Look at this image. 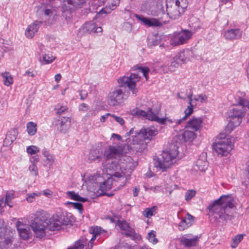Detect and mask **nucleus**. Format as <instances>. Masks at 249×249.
<instances>
[{"mask_svg":"<svg viewBox=\"0 0 249 249\" xmlns=\"http://www.w3.org/2000/svg\"><path fill=\"white\" fill-rule=\"evenodd\" d=\"M135 17L138 20L142 21L144 25L148 27H160L166 23V20H164L163 17H160L159 19L148 18L137 14H136Z\"/></svg>","mask_w":249,"mask_h":249,"instance_id":"ddd939ff","label":"nucleus"},{"mask_svg":"<svg viewBox=\"0 0 249 249\" xmlns=\"http://www.w3.org/2000/svg\"><path fill=\"white\" fill-rule=\"evenodd\" d=\"M231 195H222L211 203L207 208V215L215 222L228 221L231 219L230 210L234 207Z\"/></svg>","mask_w":249,"mask_h":249,"instance_id":"f257e3e1","label":"nucleus"},{"mask_svg":"<svg viewBox=\"0 0 249 249\" xmlns=\"http://www.w3.org/2000/svg\"><path fill=\"white\" fill-rule=\"evenodd\" d=\"M134 148L137 152L142 153L147 147L146 142L142 139H138V141L135 140V138H133Z\"/></svg>","mask_w":249,"mask_h":249,"instance_id":"bb28decb","label":"nucleus"},{"mask_svg":"<svg viewBox=\"0 0 249 249\" xmlns=\"http://www.w3.org/2000/svg\"><path fill=\"white\" fill-rule=\"evenodd\" d=\"M17 132L15 129L9 131L6 134L4 140V144L6 146L11 145L17 139Z\"/></svg>","mask_w":249,"mask_h":249,"instance_id":"a878e982","label":"nucleus"},{"mask_svg":"<svg viewBox=\"0 0 249 249\" xmlns=\"http://www.w3.org/2000/svg\"><path fill=\"white\" fill-rule=\"evenodd\" d=\"M139 192H140L139 188L135 187L133 189V196H135V197L137 196H138Z\"/></svg>","mask_w":249,"mask_h":249,"instance_id":"774afa93","label":"nucleus"},{"mask_svg":"<svg viewBox=\"0 0 249 249\" xmlns=\"http://www.w3.org/2000/svg\"><path fill=\"white\" fill-rule=\"evenodd\" d=\"M196 192L194 190H188L185 195V199L188 201L192 199L196 195Z\"/></svg>","mask_w":249,"mask_h":249,"instance_id":"864d4df0","label":"nucleus"},{"mask_svg":"<svg viewBox=\"0 0 249 249\" xmlns=\"http://www.w3.org/2000/svg\"><path fill=\"white\" fill-rule=\"evenodd\" d=\"M15 194L13 192H7L5 196V199L4 201L3 206L7 205L10 207H13V204L11 203V200L15 198Z\"/></svg>","mask_w":249,"mask_h":249,"instance_id":"4c0bfd02","label":"nucleus"},{"mask_svg":"<svg viewBox=\"0 0 249 249\" xmlns=\"http://www.w3.org/2000/svg\"><path fill=\"white\" fill-rule=\"evenodd\" d=\"M55 57L51 54H45L43 55L42 59L45 64L52 63L55 59Z\"/></svg>","mask_w":249,"mask_h":249,"instance_id":"3c124183","label":"nucleus"},{"mask_svg":"<svg viewBox=\"0 0 249 249\" xmlns=\"http://www.w3.org/2000/svg\"><path fill=\"white\" fill-rule=\"evenodd\" d=\"M199 237L197 236H195L192 238H188L186 237H183L181 239V244L186 247L190 248L192 247L196 246L198 242Z\"/></svg>","mask_w":249,"mask_h":249,"instance_id":"393cba45","label":"nucleus"},{"mask_svg":"<svg viewBox=\"0 0 249 249\" xmlns=\"http://www.w3.org/2000/svg\"><path fill=\"white\" fill-rule=\"evenodd\" d=\"M117 225L121 230L126 231L125 235L127 237L137 238L138 236H139L135 230L130 226L129 224L125 220H118Z\"/></svg>","mask_w":249,"mask_h":249,"instance_id":"2eb2a0df","label":"nucleus"},{"mask_svg":"<svg viewBox=\"0 0 249 249\" xmlns=\"http://www.w3.org/2000/svg\"><path fill=\"white\" fill-rule=\"evenodd\" d=\"M27 131L30 135H34L36 132V124L32 122H28L27 124Z\"/></svg>","mask_w":249,"mask_h":249,"instance_id":"a19ab883","label":"nucleus"},{"mask_svg":"<svg viewBox=\"0 0 249 249\" xmlns=\"http://www.w3.org/2000/svg\"><path fill=\"white\" fill-rule=\"evenodd\" d=\"M42 154L46 158V160H48L47 163L49 164H52L53 162V156H52L48 150L46 149H43L42 151Z\"/></svg>","mask_w":249,"mask_h":249,"instance_id":"09e8293b","label":"nucleus"},{"mask_svg":"<svg viewBox=\"0 0 249 249\" xmlns=\"http://www.w3.org/2000/svg\"><path fill=\"white\" fill-rule=\"evenodd\" d=\"M194 53L192 50L185 49L179 52L176 55V59H178L180 63H185L194 57Z\"/></svg>","mask_w":249,"mask_h":249,"instance_id":"a211bd4d","label":"nucleus"},{"mask_svg":"<svg viewBox=\"0 0 249 249\" xmlns=\"http://www.w3.org/2000/svg\"><path fill=\"white\" fill-rule=\"evenodd\" d=\"M89 232L92 234L91 240H95L98 236L107 238L109 234L106 230L103 229L101 227L93 226L89 229Z\"/></svg>","mask_w":249,"mask_h":249,"instance_id":"aec40b11","label":"nucleus"},{"mask_svg":"<svg viewBox=\"0 0 249 249\" xmlns=\"http://www.w3.org/2000/svg\"><path fill=\"white\" fill-rule=\"evenodd\" d=\"M41 195L40 193H33L31 194H27L26 195V199L29 202L32 203L35 201L36 196H39Z\"/></svg>","mask_w":249,"mask_h":249,"instance_id":"8fccbe9b","label":"nucleus"},{"mask_svg":"<svg viewBox=\"0 0 249 249\" xmlns=\"http://www.w3.org/2000/svg\"><path fill=\"white\" fill-rule=\"evenodd\" d=\"M16 227L21 238L24 240H27L29 238L30 231L26 228L25 225L21 222L18 221L16 223Z\"/></svg>","mask_w":249,"mask_h":249,"instance_id":"5701e85b","label":"nucleus"},{"mask_svg":"<svg viewBox=\"0 0 249 249\" xmlns=\"http://www.w3.org/2000/svg\"><path fill=\"white\" fill-rule=\"evenodd\" d=\"M245 234H237L232 240L231 247L232 248H236L239 243L243 240Z\"/></svg>","mask_w":249,"mask_h":249,"instance_id":"37998d69","label":"nucleus"},{"mask_svg":"<svg viewBox=\"0 0 249 249\" xmlns=\"http://www.w3.org/2000/svg\"><path fill=\"white\" fill-rule=\"evenodd\" d=\"M198 98L202 103L206 102L207 100V97L205 94H200L198 95Z\"/></svg>","mask_w":249,"mask_h":249,"instance_id":"e2e57ef3","label":"nucleus"},{"mask_svg":"<svg viewBox=\"0 0 249 249\" xmlns=\"http://www.w3.org/2000/svg\"><path fill=\"white\" fill-rule=\"evenodd\" d=\"M46 227V226L40 225V226H37L36 228L34 227L31 228L34 231L36 237L42 239L46 235V232L45 231Z\"/></svg>","mask_w":249,"mask_h":249,"instance_id":"7c9ffc66","label":"nucleus"},{"mask_svg":"<svg viewBox=\"0 0 249 249\" xmlns=\"http://www.w3.org/2000/svg\"><path fill=\"white\" fill-rule=\"evenodd\" d=\"M240 95H237L236 98L237 105L234 107L230 112L229 123L227 126V131L230 133L233 129L239 126L242 122L243 118L245 116L246 109V106L239 103L238 97Z\"/></svg>","mask_w":249,"mask_h":249,"instance_id":"20e7f679","label":"nucleus"},{"mask_svg":"<svg viewBox=\"0 0 249 249\" xmlns=\"http://www.w3.org/2000/svg\"><path fill=\"white\" fill-rule=\"evenodd\" d=\"M89 159L90 160L100 161L101 156L99 150L96 148L91 149L89 153Z\"/></svg>","mask_w":249,"mask_h":249,"instance_id":"c9c22d12","label":"nucleus"},{"mask_svg":"<svg viewBox=\"0 0 249 249\" xmlns=\"http://www.w3.org/2000/svg\"><path fill=\"white\" fill-rule=\"evenodd\" d=\"M166 5L167 17L176 19L184 13L188 2L187 0H166Z\"/></svg>","mask_w":249,"mask_h":249,"instance_id":"39448f33","label":"nucleus"},{"mask_svg":"<svg viewBox=\"0 0 249 249\" xmlns=\"http://www.w3.org/2000/svg\"><path fill=\"white\" fill-rule=\"evenodd\" d=\"M111 117H112L114 120L118 123H119L121 125L123 126L124 125L125 121L122 117L117 116L114 114H112Z\"/></svg>","mask_w":249,"mask_h":249,"instance_id":"bf43d9fd","label":"nucleus"},{"mask_svg":"<svg viewBox=\"0 0 249 249\" xmlns=\"http://www.w3.org/2000/svg\"><path fill=\"white\" fill-rule=\"evenodd\" d=\"M67 107L65 106H62L59 108L57 111V114L58 115L62 114L67 109Z\"/></svg>","mask_w":249,"mask_h":249,"instance_id":"69168bd1","label":"nucleus"},{"mask_svg":"<svg viewBox=\"0 0 249 249\" xmlns=\"http://www.w3.org/2000/svg\"><path fill=\"white\" fill-rule=\"evenodd\" d=\"M62 7L65 10H71L73 8H80L86 0H62Z\"/></svg>","mask_w":249,"mask_h":249,"instance_id":"f3484780","label":"nucleus"},{"mask_svg":"<svg viewBox=\"0 0 249 249\" xmlns=\"http://www.w3.org/2000/svg\"><path fill=\"white\" fill-rule=\"evenodd\" d=\"M67 204H70L72 205V206L76 209H77L80 213H82L83 211V205L80 203L78 202H67Z\"/></svg>","mask_w":249,"mask_h":249,"instance_id":"6e6d98bb","label":"nucleus"},{"mask_svg":"<svg viewBox=\"0 0 249 249\" xmlns=\"http://www.w3.org/2000/svg\"><path fill=\"white\" fill-rule=\"evenodd\" d=\"M157 206H153L151 208H147L145 209L143 211V214L145 217L149 218L157 213Z\"/></svg>","mask_w":249,"mask_h":249,"instance_id":"e433bc0d","label":"nucleus"},{"mask_svg":"<svg viewBox=\"0 0 249 249\" xmlns=\"http://www.w3.org/2000/svg\"><path fill=\"white\" fill-rule=\"evenodd\" d=\"M196 106V104H189L187 107L184 110L185 116L179 119L178 121V124H182L187 120V118L193 113L194 111V107Z\"/></svg>","mask_w":249,"mask_h":249,"instance_id":"c756f323","label":"nucleus"},{"mask_svg":"<svg viewBox=\"0 0 249 249\" xmlns=\"http://www.w3.org/2000/svg\"><path fill=\"white\" fill-rule=\"evenodd\" d=\"M151 15L154 17H158L157 19H159L160 17H163L164 20H166V22H167L166 19L165 18L167 17V15L165 13L163 7L161 6H158L155 10H152Z\"/></svg>","mask_w":249,"mask_h":249,"instance_id":"2f4dec72","label":"nucleus"},{"mask_svg":"<svg viewBox=\"0 0 249 249\" xmlns=\"http://www.w3.org/2000/svg\"><path fill=\"white\" fill-rule=\"evenodd\" d=\"M241 96L238 97L239 103L244 106H246L249 109V101L245 96V93L243 92H239Z\"/></svg>","mask_w":249,"mask_h":249,"instance_id":"a18cd8bd","label":"nucleus"},{"mask_svg":"<svg viewBox=\"0 0 249 249\" xmlns=\"http://www.w3.org/2000/svg\"><path fill=\"white\" fill-rule=\"evenodd\" d=\"M147 119L153 121H155L159 124L163 123V119H161V118H160L158 116V113L152 111V109L150 108H149L147 110Z\"/></svg>","mask_w":249,"mask_h":249,"instance_id":"c85d7f7f","label":"nucleus"},{"mask_svg":"<svg viewBox=\"0 0 249 249\" xmlns=\"http://www.w3.org/2000/svg\"><path fill=\"white\" fill-rule=\"evenodd\" d=\"M180 64H181L180 62L178 59H176V56H175L173 58L172 61L171 62L169 71H174L172 69V68H175L178 67Z\"/></svg>","mask_w":249,"mask_h":249,"instance_id":"5fc2aeb1","label":"nucleus"},{"mask_svg":"<svg viewBox=\"0 0 249 249\" xmlns=\"http://www.w3.org/2000/svg\"><path fill=\"white\" fill-rule=\"evenodd\" d=\"M193 33L188 30H182L174 35L170 39V44L174 46L186 43L191 38Z\"/></svg>","mask_w":249,"mask_h":249,"instance_id":"9b49d317","label":"nucleus"},{"mask_svg":"<svg viewBox=\"0 0 249 249\" xmlns=\"http://www.w3.org/2000/svg\"><path fill=\"white\" fill-rule=\"evenodd\" d=\"M194 221L195 217L187 213L178 224V230L182 231L187 229L193 224Z\"/></svg>","mask_w":249,"mask_h":249,"instance_id":"6ab92c4d","label":"nucleus"},{"mask_svg":"<svg viewBox=\"0 0 249 249\" xmlns=\"http://www.w3.org/2000/svg\"><path fill=\"white\" fill-rule=\"evenodd\" d=\"M196 138L195 133L194 131L188 130L184 131L179 136V139L183 142L192 141Z\"/></svg>","mask_w":249,"mask_h":249,"instance_id":"cd10ccee","label":"nucleus"},{"mask_svg":"<svg viewBox=\"0 0 249 249\" xmlns=\"http://www.w3.org/2000/svg\"><path fill=\"white\" fill-rule=\"evenodd\" d=\"M67 196L70 199L84 202L87 201V198L81 197L77 193L74 191H68L66 193Z\"/></svg>","mask_w":249,"mask_h":249,"instance_id":"473e14b6","label":"nucleus"},{"mask_svg":"<svg viewBox=\"0 0 249 249\" xmlns=\"http://www.w3.org/2000/svg\"><path fill=\"white\" fill-rule=\"evenodd\" d=\"M157 134L158 131L154 127L142 128L139 132L135 133V140L138 141V139H142L143 141H151Z\"/></svg>","mask_w":249,"mask_h":249,"instance_id":"4468645a","label":"nucleus"},{"mask_svg":"<svg viewBox=\"0 0 249 249\" xmlns=\"http://www.w3.org/2000/svg\"><path fill=\"white\" fill-rule=\"evenodd\" d=\"M1 75L3 78V83L5 86H9L13 84V77L9 72H3Z\"/></svg>","mask_w":249,"mask_h":249,"instance_id":"ea45409f","label":"nucleus"},{"mask_svg":"<svg viewBox=\"0 0 249 249\" xmlns=\"http://www.w3.org/2000/svg\"><path fill=\"white\" fill-rule=\"evenodd\" d=\"M161 119H163V121H162L163 123H160L162 124H165V125H170V124H173V125L174 126H178L179 124H178V121L179 119H171L168 118H161Z\"/></svg>","mask_w":249,"mask_h":249,"instance_id":"79ce46f5","label":"nucleus"},{"mask_svg":"<svg viewBox=\"0 0 249 249\" xmlns=\"http://www.w3.org/2000/svg\"><path fill=\"white\" fill-rule=\"evenodd\" d=\"M108 168L113 172L111 173V178H108L107 180L102 182L100 184L99 189L102 193L107 192L112 188V187L116 183L120 182L118 189L124 186L126 182V178L125 174L122 171L120 164L115 161H112L109 165Z\"/></svg>","mask_w":249,"mask_h":249,"instance_id":"f03ea898","label":"nucleus"},{"mask_svg":"<svg viewBox=\"0 0 249 249\" xmlns=\"http://www.w3.org/2000/svg\"><path fill=\"white\" fill-rule=\"evenodd\" d=\"M207 167L208 163L207 161L199 159L196 162V164L194 166V169L201 172H204L207 169Z\"/></svg>","mask_w":249,"mask_h":249,"instance_id":"f704fd0d","label":"nucleus"},{"mask_svg":"<svg viewBox=\"0 0 249 249\" xmlns=\"http://www.w3.org/2000/svg\"><path fill=\"white\" fill-rule=\"evenodd\" d=\"M124 146L121 143H115L113 145H109L108 147L104 150V155L107 159H113L119 158V162L124 163L123 160L126 162V167L131 168V161L132 159L126 155H124Z\"/></svg>","mask_w":249,"mask_h":249,"instance_id":"7ed1b4c3","label":"nucleus"},{"mask_svg":"<svg viewBox=\"0 0 249 249\" xmlns=\"http://www.w3.org/2000/svg\"><path fill=\"white\" fill-rule=\"evenodd\" d=\"M27 152L30 155H35L39 152V149L35 145H31L27 147Z\"/></svg>","mask_w":249,"mask_h":249,"instance_id":"603ef678","label":"nucleus"},{"mask_svg":"<svg viewBox=\"0 0 249 249\" xmlns=\"http://www.w3.org/2000/svg\"><path fill=\"white\" fill-rule=\"evenodd\" d=\"M79 95L80 96V99L82 100H84L87 98L88 96V92L85 90H81L79 91Z\"/></svg>","mask_w":249,"mask_h":249,"instance_id":"052dcab7","label":"nucleus"},{"mask_svg":"<svg viewBox=\"0 0 249 249\" xmlns=\"http://www.w3.org/2000/svg\"><path fill=\"white\" fill-rule=\"evenodd\" d=\"M156 232L154 231H151L147 236V239L151 243L155 244L158 243V240L156 238Z\"/></svg>","mask_w":249,"mask_h":249,"instance_id":"49530a36","label":"nucleus"},{"mask_svg":"<svg viewBox=\"0 0 249 249\" xmlns=\"http://www.w3.org/2000/svg\"><path fill=\"white\" fill-rule=\"evenodd\" d=\"M111 115L112 114L107 113L105 115L102 116L100 118V121L101 122H105L107 119L108 116H110L111 117Z\"/></svg>","mask_w":249,"mask_h":249,"instance_id":"338daca9","label":"nucleus"},{"mask_svg":"<svg viewBox=\"0 0 249 249\" xmlns=\"http://www.w3.org/2000/svg\"><path fill=\"white\" fill-rule=\"evenodd\" d=\"M141 77L138 74L131 73L129 76H124L118 79L120 87H127L133 94H136L138 89L136 87V83L140 81Z\"/></svg>","mask_w":249,"mask_h":249,"instance_id":"1a4fd4ad","label":"nucleus"},{"mask_svg":"<svg viewBox=\"0 0 249 249\" xmlns=\"http://www.w3.org/2000/svg\"><path fill=\"white\" fill-rule=\"evenodd\" d=\"M202 122V118L193 117L187 122L185 127L190 128L194 131H197L201 128Z\"/></svg>","mask_w":249,"mask_h":249,"instance_id":"412c9836","label":"nucleus"},{"mask_svg":"<svg viewBox=\"0 0 249 249\" xmlns=\"http://www.w3.org/2000/svg\"><path fill=\"white\" fill-rule=\"evenodd\" d=\"M88 240L85 238H82L76 241L73 246L68 248L67 249H84Z\"/></svg>","mask_w":249,"mask_h":249,"instance_id":"72a5a7b5","label":"nucleus"},{"mask_svg":"<svg viewBox=\"0 0 249 249\" xmlns=\"http://www.w3.org/2000/svg\"><path fill=\"white\" fill-rule=\"evenodd\" d=\"M29 170L33 175L36 176L38 175V169L35 163H32L29 166Z\"/></svg>","mask_w":249,"mask_h":249,"instance_id":"13d9d810","label":"nucleus"},{"mask_svg":"<svg viewBox=\"0 0 249 249\" xmlns=\"http://www.w3.org/2000/svg\"><path fill=\"white\" fill-rule=\"evenodd\" d=\"M83 30L89 34L98 33L102 32V28L100 26H97L93 21L86 22L83 26Z\"/></svg>","mask_w":249,"mask_h":249,"instance_id":"4be33fe9","label":"nucleus"},{"mask_svg":"<svg viewBox=\"0 0 249 249\" xmlns=\"http://www.w3.org/2000/svg\"><path fill=\"white\" fill-rule=\"evenodd\" d=\"M49 214L43 210H39L36 212L34 214V219L32 220L30 226L31 227L36 228L37 226L40 225L49 227Z\"/></svg>","mask_w":249,"mask_h":249,"instance_id":"f8f14e48","label":"nucleus"},{"mask_svg":"<svg viewBox=\"0 0 249 249\" xmlns=\"http://www.w3.org/2000/svg\"><path fill=\"white\" fill-rule=\"evenodd\" d=\"M124 92L120 88H116L108 95L107 103L110 106L121 105L126 100Z\"/></svg>","mask_w":249,"mask_h":249,"instance_id":"9d476101","label":"nucleus"},{"mask_svg":"<svg viewBox=\"0 0 249 249\" xmlns=\"http://www.w3.org/2000/svg\"><path fill=\"white\" fill-rule=\"evenodd\" d=\"M149 44L150 46H157L160 43V39L159 36H152L148 38Z\"/></svg>","mask_w":249,"mask_h":249,"instance_id":"de8ad7c7","label":"nucleus"},{"mask_svg":"<svg viewBox=\"0 0 249 249\" xmlns=\"http://www.w3.org/2000/svg\"><path fill=\"white\" fill-rule=\"evenodd\" d=\"M53 7L51 4H47L44 9V14L46 16H50L53 14Z\"/></svg>","mask_w":249,"mask_h":249,"instance_id":"4d7b16f0","label":"nucleus"},{"mask_svg":"<svg viewBox=\"0 0 249 249\" xmlns=\"http://www.w3.org/2000/svg\"><path fill=\"white\" fill-rule=\"evenodd\" d=\"M136 114H137L139 116H142V117H145V118L147 119V111H145L142 110H138L136 112Z\"/></svg>","mask_w":249,"mask_h":249,"instance_id":"680f3d73","label":"nucleus"},{"mask_svg":"<svg viewBox=\"0 0 249 249\" xmlns=\"http://www.w3.org/2000/svg\"><path fill=\"white\" fill-rule=\"evenodd\" d=\"M134 69L135 70H141V71L142 72L143 76L145 78L146 80H147L148 79V73L150 71V69L147 67H140L138 65H136L134 66Z\"/></svg>","mask_w":249,"mask_h":249,"instance_id":"c03bdc74","label":"nucleus"},{"mask_svg":"<svg viewBox=\"0 0 249 249\" xmlns=\"http://www.w3.org/2000/svg\"><path fill=\"white\" fill-rule=\"evenodd\" d=\"M41 24L40 21H35L30 25L25 31V36L28 38H32L34 36L35 33L37 32Z\"/></svg>","mask_w":249,"mask_h":249,"instance_id":"b1692460","label":"nucleus"},{"mask_svg":"<svg viewBox=\"0 0 249 249\" xmlns=\"http://www.w3.org/2000/svg\"><path fill=\"white\" fill-rule=\"evenodd\" d=\"M178 155L177 147L174 145V148L169 151H163L161 154V158H158L155 163V166L159 168L162 172L166 171L173 163V160Z\"/></svg>","mask_w":249,"mask_h":249,"instance_id":"423d86ee","label":"nucleus"},{"mask_svg":"<svg viewBox=\"0 0 249 249\" xmlns=\"http://www.w3.org/2000/svg\"><path fill=\"white\" fill-rule=\"evenodd\" d=\"M89 108V106L85 104V103H82L81 104L79 107V109L81 111H85L88 110Z\"/></svg>","mask_w":249,"mask_h":249,"instance_id":"0e129e2a","label":"nucleus"},{"mask_svg":"<svg viewBox=\"0 0 249 249\" xmlns=\"http://www.w3.org/2000/svg\"><path fill=\"white\" fill-rule=\"evenodd\" d=\"M49 228L54 231L63 229L64 226L71 225V221L69 216L64 213L53 214L49 220Z\"/></svg>","mask_w":249,"mask_h":249,"instance_id":"6e6552de","label":"nucleus"},{"mask_svg":"<svg viewBox=\"0 0 249 249\" xmlns=\"http://www.w3.org/2000/svg\"><path fill=\"white\" fill-rule=\"evenodd\" d=\"M243 32L239 28L230 29L224 31L223 36L225 38L229 41H233L240 39Z\"/></svg>","mask_w":249,"mask_h":249,"instance_id":"dca6fc26","label":"nucleus"},{"mask_svg":"<svg viewBox=\"0 0 249 249\" xmlns=\"http://www.w3.org/2000/svg\"><path fill=\"white\" fill-rule=\"evenodd\" d=\"M219 137V140L213 144V149L218 156H227L234 147L231 139L223 134H220Z\"/></svg>","mask_w":249,"mask_h":249,"instance_id":"0eeeda50","label":"nucleus"},{"mask_svg":"<svg viewBox=\"0 0 249 249\" xmlns=\"http://www.w3.org/2000/svg\"><path fill=\"white\" fill-rule=\"evenodd\" d=\"M13 243L12 237H6L0 240V248L4 249L9 248Z\"/></svg>","mask_w":249,"mask_h":249,"instance_id":"58836bf2","label":"nucleus"}]
</instances>
